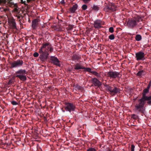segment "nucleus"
<instances>
[{"instance_id":"obj_8","label":"nucleus","mask_w":151,"mask_h":151,"mask_svg":"<svg viewBox=\"0 0 151 151\" xmlns=\"http://www.w3.org/2000/svg\"><path fill=\"white\" fill-rule=\"evenodd\" d=\"M120 89L116 87L111 86L107 91L111 96H114L116 94L120 93Z\"/></svg>"},{"instance_id":"obj_39","label":"nucleus","mask_w":151,"mask_h":151,"mask_svg":"<svg viewBox=\"0 0 151 151\" xmlns=\"http://www.w3.org/2000/svg\"><path fill=\"white\" fill-rule=\"evenodd\" d=\"M150 86H151V83H150H150L147 86V88H145V89H147V90H149V89L150 88Z\"/></svg>"},{"instance_id":"obj_43","label":"nucleus","mask_w":151,"mask_h":151,"mask_svg":"<svg viewBox=\"0 0 151 151\" xmlns=\"http://www.w3.org/2000/svg\"><path fill=\"white\" fill-rule=\"evenodd\" d=\"M75 66H81L79 63H77L76 64V65H75Z\"/></svg>"},{"instance_id":"obj_31","label":"nucleus","mask_w":151,"mask_h":151,"mask_svg":"<svg viewBox=\"0 0 151 151\" xmlns=\"http://www.w3.org/2000/svg\"><path fill=\"white\" fill-rule=\"evenodd\" d=\"M104 10L105 12H110L109 10V9L107 5L104 8Z\"/></svg>"},{"instance_id":"obj_37","label":"nucleus","mask_w":151,"mask_h":151,"mask_svg":"<svg viewBox=\"0 0 151 151\" xmlns=\"http://www.w3.org/2000/svg\"><path fill=\"white\" fill-rule=\"evenodd\" d=\"M11 104L14 105H16L18 104V103L15 101H12L11 102Z\"/></svg>"},{"instance_id":"obj_25","label":"nucleus","mask_w":151,"mask_h":151,"mask_svg":"<svg viewBox=\"0 0 151 151\" xmlns=\"http://www.w3.org/2000/svg\"><path fill=\"white\" fill-rule=\"evenodd\" d=\"M144 26V24H143L142 23H140L138 24L137 25V27L138 28H139L140 29H142V27Z\"/></svg>"},{"instance_id":"obj_17","label":"nucleus","mask_w":151,"mask_h":151,"mask_svg":"<svg viewBox=\"0 0 151 151\" xmlns=\"http://www.w3.org/2000/svg\"><path fill=\"white\" fill-rule=\"evenodd\" d=\"M91 73L96 76L98 78H99L101 77L100 73H99L96 71H92V72H91Z\"/></svg>"},{"instance_id":"obj_41","label":"nucleus","mask_w":151,"mask_h":151,"mask_svg":"<svg viewBox=\"0 0 151 151\" xmlns=\"http://www.w3.org/2000/svg\"><path fill=\"white\" fill-rule=\"evenodd\" d=\"M60 3L63 5L65 4V2L64 1V0H62L60 2Z\"/></svg>"},{"instance_id":"obj_49","label":"nucleus","mask_w":151,"mask_h":151,"mask_svg":"<svg viewBox=\"0 0 151 151\" xmlns=\"http://www.w3.org/2000/svg\"><path fill=\"white\" fill-rule=\"evenodd\" d=\"M12 0H10V1H12Z\"/></svg>"},{"instance_id":"obj_16","label":"nucleus","mask_w":151,"mask_h":151,"mask_svg":"<svg viewBox=\"0 0 151 151\" xmlns=\"http://www.w3.org/2000/svg\"><path fill=\"white\" fill-rule=\"evenodd\" d=\"M38 20L37 19H35L33 20L32 22V27L33 28H35V27L37 25Z\"/></svg>"},{"instance_id":"obj_19","label":"nucleus","mask_w":151,"mask_h":151,"mask_svg":"<svg viewBox=\"0 0 151 151\" xmlns=\"http://www.w3.org/2000/svg\"><path fill=\"white\" fill-rule=\"evenodd\" d=\"M80 57L77 55H73L72 56V60L73 61L78 60L79 59Z\"/></svg>"},{"instance_id":"obj_20","label":"nucleus","mask_w":151,"mask_h":151,"mask_svg":"<svg viewBox=\"0 0 151 151\" xmlns=\"http://www.w3.org/2000/svg\"><path fill=\"white\" fill-rule=\"evenodd\" d=\"M92 8L93 9L94 11H98L100 7L99 6L97 5H93L92 7Z\"/></svg>"},{"instance_id":"obj_23","label":"nucleus","mask_w":151,"mask_h":151,"mask_svg":"<svg viewBox=\"0 0 151 151\" xmlns=\"http://www.w3.org/2000/svg\"><path fill=\"white\" fill-rule=\"evenodd\" d=\"M83 69L85 71H87L91 73V72H92V71H91V69L90 68H86L83 67Z\"/></svg>"},{"instance_id":"obj_34","label":"nucleus","mask_w":151,"mask_h":151,"mask_svg":"<svg viewBox=\"0 0 151 151\" xmlns=\"http://www.w3.org/2000/svg\"><path fill=\"white\" fill-rule=\"evenodd\" d=\"M13 79H10L8 83V85H10L13 83Z\"/></svg>"},{"instance_id":"obj_27","label":"nucleus","mask_w":151,"mask_h":151,"mask_svg":"<svg viewBox=\"0 0 151 151\" xmlns=\"http://www.w3.org/2000/svg\"><path fill=\"white\" fill-rule=\"evenodd\" d=\"M87 151H96V150L94 148L88 147L86 150Z\"/></svg>"},{"instance_id":"obj_18","label":"nucleus","mask_w":151,"mask_h":151,"mask_svg":"<svg viewBox=\"0 0 151 151\" xmlns=\"http://www.w3.org/2000/svg\"><path fill=\"white\" fill-rule=\"evenodd\" d=\"M11 26L12 29H17V27L16 26V23L15 21H12L11 22Z\"/></svg>"},{"instance_id":"obj_38","label":"nucleus","mask_w":151,"mask_h":151,"mask_svg":"<svg viewBox=\"0 0 151 151\" xmlns=\"http://www.w3.org/2000/svg\"><path fill=\"white\" fill-rule=\"evenodd\" d=\"M134 148L135 146L133 144L132 145L131 147V151H134Z\"/></svg>"},{"instance_id":"obj_14","label":"nucleus","mask_w":151,"mask_h":151,"mask_svg":"<svg viewBox=\"0 0 151 151\" xmlns=\"http://www.w3.org/2000/svg\"><path fill=\"white\" fill-rule=\"evenodd\" d=\"M78 5L77 4H76L73 5L69 9L70 13H74L76 11L77 9Z\"/></svg>"},{"instance_id":"obj_29","label":"nucleus","mask_w":151,"mask_h":151,"mask_svg":"<svg viewBox=\"0 0 151 151\" xmlns=\"http://www.w3.org/2000/svg\"><path fill=\"white\" fill-rule=\"evenodd\" d=\"M109 38L111 40H113L114 39V35L113 34H111L109 36Z\"/></svg>"},{"instance_id":"obj_9","label":"nucleus","mask_w":151,"mask_h":151,"mask_svg":"<svg viewBox=\"0 0 151 151\" xmlns=\"http://www.w3.org/2000/svg\"><path fill=\"white\" fill-rule=\"evenodd\" d=\"M145 55L144 52L139 51L135 53V58L137 61H143L145 59Z\"/></svg>"},{"instance_id":"obj_32","label":"nucleus","mask_w":151,"mask_h":151,"mask_svg":"<svg viewBox=\"0 0 151 151\" xmlns=\"http://www.w3.org/2000/svg\"><path fill=\"white\" fill-rule=\"evenodd\" d=\"M81 8L83 10H86L87 8V6L86 4L83 5Z\"/></svg>"},{"instance_id":"obj_13","label":"nucleus","mask_w":151,"mask_h":151,"mask_svg":"<svg viewBox=\"0 0 151 151\" xmlns=\"http://www.w3.org/2000/svg\"><path fill=\"white\" fill-rule=\"evenodd\" d=\"M149 90L146 89H144L143 90L142 93V97L140 99H139L137 100V102H139L141 101H142L143 99H145V98H149L148 97L149 96H146V94L148 93L149 92Z\"/></svg>"},{"instance_id":"obj_6","label":"nucleus","mask_w":151,"mask_h":151,"mask_svg":"<svg viewBox=\"0 0 151 151\" xmlns=\"http://www.w3.org/2000/svg\"><path fill=\"white\" fill-rule=\"evenodd\" d=\"M9 63L10 65V68L12 69L22 66L23 65V62L22 60L18 59L12 62H9Z\"/></svg>"},{"instance_id":"obj_15","label":"nucleus","mask_w":151,"mask_h":151,"mask_svg":"<svg viewBox=\"0 0 151 151\" xmlns=\"http://www.w3.org/2000/svg\"><path fill=\"white\" fill-rule=\"evenodd\" d=\"M109 9L110 12H111L114 11L116 10V6L114 4H111V5H107Z\"/></svg>"},{"instance_id":"obj_46","label":"nucleus","mask_w":151,"mask_h":151,"mask_svg":"<svg viewBox=\"0 0 151 151\" xmlns=\"http://www.w3.org/2000/svg\"><path fill=\"white\" fill-rule=\"evenodd\" d=\"M27 2H28V3H29V2H30V0H27Z\"/></svg>"},{"instance_id":"obj_42","label":"nucleus","mask_w":151,"mask_h":151,"mask_svg":"<svg viewBox=\"0 0 151 151\" xmlns=\"http://www.w3.org/2000/svg\"><path fill=\"white\" fill-rule=\"evenodd\" d=\"M69 27H70V29H72L73 28V26H72V25H69Z\"/></svg>"},{"instance_id":"obj_48","label":"nucleus","mask_w":151,"mask_h":151,"mask_svg":"<svg viewBox=\"0 0 151 151\" xmlns=\"http://www.w3.org/2000/svg\"><path fill=\"white\" fill-rule=\"evenodd\" d=\"M63 111L64 112H65V111Z\"/></svg>"},{"instance_id":"obj_5","label":"nucleus","mask_w":151,"mask_h":151,"mask_svg":"<svg viewBox=\"0 0 151 151\" xmlns=\"http://www.w3.org/2000/svg\"><path fill=\"white\" fill-rule=\"evenodd\" d=\"M106 76L107 77L110 78L111 79H114L117 78L119 80L122 76V75L118 72L110 71L107 73Z\"/></svg>"},{"instance_id":"obj_7","label":"nucleus","mask_w":151,"mask_h":151,"mask_svg":"<svg viewBox=\"0 0 151 151\" xmlns=\"http://www.w3.org/2000/svg\"><path fill=\"white\" fill-rule=\"evenodd\" d=\"M65 105V109L66 111L69 112L75 111L76 106L74 104L72 103L66 102Z\"/></svg>"},{"instance_id":"obj_33","label":"nucleus","mask_w":151,"mask_h":151,"mask_svg":"<svg viewBox=\"0 0 151 151\" xmlns=\"http://www.w3.org/2000/svg\"><path fill=\"white\" fill-rule=\"evenodd\" d=\"M109 31L111 33H113L114 31L113 28L112 27H110L109 29Z\"/></svg>"},{"instance_id":"obj_44","label":"nucleus","mask_w":151,"mask_h":151,"mask_svg":"<svg viewBox=\"0 0 151 151\" xmlns=\"http://www.w3.org/2000/svg\"><path fill=\"white\" fill-rule=\"evenodd\" d=\"M17 18L18 19H20V17H21L20 16H19V15L17 16Z\"/></svg>"},{"instance_id":"obj_40","label":"nucleus","mask_w":151,"mask_h":151,"mask_svg":"<svg viewBox=\"0 0 151 151\" xmlns=\"http://www.w3.org/2000/svg\"><path fill=\"white\" fill-rule=\"evenodd\" d=\"M91 0H83V1L85 3H88L89 1H90Z\"/></svg>"},{"instance_id":"obj_10","label":"nucleus","mask_w":151,"mask_h":151,"mask_svg":"<svg viewBox=\"0 0 151 151\" xmlns=\"http://www.w3.org/2000/svg\"><path fill=\"white\" fill-rule=\"evenodd\" d=\"M50 60H51L50 62L53 63L54 65L58 66H60V61L58 58L55 56H51L50 57Z\"/></svg>"},{"instance_id":"obj_45","label":"nucleus","mask_w":151,"mask_h":151,"mask_svg":"<svg viewBox=\"0 0 151 151\" xmlns=\"http://www.w3.org/2000/svg\"><path fill=\"white\" fill-rule=\"evenodd\" d=\"M14 10H15V12H18V9H17V8H15V9H14Z\"/></svg>"},{"instance_id":"obj_1","label":"nucleus","mask_w":151,"mask_h":151,"mask_svg":"<svg viewBox=\"0 0 151 151\" xmlns=\"http://www.w3.org/2000/svg\"><path fill=\"white\" fill-rule=\"evenodd\" d=\"M53 49L50 43H43L42 44L39 51L40 54L39 58L42 63L47 61L49 55V51L52 52L53 51Z\"/></svg>"},{"instance_id":"obj_35","label":"nucleus","mask_w":151,"mask_h":151,"mask_svg":"<svg viewBox=\"0 0 151 151\" xmlns=\"http://www.w3.org/2000/svg\"><path fill=\"white\" fill-rule=\"evenodd\" d=\"M104 86L106 88L107 91L110 88L111 86H109V85H107L106 84H104Z\"/></svg>"},{"instance_id":"obj_30","label":"nucleus","mask_w":151,"mask_h":151,"mask_svg":"<svg viewBox=\"0 0 151 151\" xmlns=\"http://www.w3.org/2000/svg\"><path fill=\"white\" fill-rule=\"evenodd\" d=\"M10 1L9 2V4L11 6H17V5L16 4H15L14 2L11 1Z\"/></svg>"},{"instance_id":"obj_11","label":"nucleus","mask_w":151,"mask_h":151,"mask_svg":"<svg viewBox=\"0 0 151 151\" xmlns=\"http://www.w3.org/2000/svg\"><path fill=\"white\" fill-rule=\"evenodd\" d=\"M91 82L95 87H99L102 85V82L96 78H92Z\"/></svg>"},{"instance_id":"obj_3","label":"nucleus","mask_w":151,"mask_h":151,"mask_svg":"<svg viewBox=\"0 0 151 151\" xmlns=\"http://www.w3.org/2000/svg\"><path fill=\"white\" fill-rule=\"evenodd\" d=\"M140 21H142V17L138 15H136L132 18L128 19L127 24V26L133 29L137 27L138 23Z\"/></svg>"},{"instance_id":"obj_2","label":"nucleus","mask_w":151,"mask_h":151,"mask_svg":"<svg viewBox=\"0 0 151 151\" xmlns=\"http://www.w3.org/2000/svg\"><path fill=\"white\" fill-rule=\"evenodd\" d=\"M148 97L149 98H146L143 99L142 101L141 100L136 102L134 106L135 112L143 114L145 110L144 105L146 101H147L146 102L147 104L151 106V96H149Z\"/></svg>"},{"instance_id":"obj_28","label":"nucleus","mask_w":151,"mask_h":151,"mask_svg":"<svg viewBox=\"0 0 151 151\" xmlns=\"http://www.w3.org/2000/svg\"><path fill=\"white\" fill-rule=\"evenodd\" d=\"M144 72V70L139 71L137 73V76H141L142 75V73Z\"/></svg>"},{"instance_id":"obj_36","label":"nucleus","mask_w":151,"mask_h":151,"mask_svg":"<svg viewBox=\"0 0 151 151\" xmlns=\"http://www.w3.org/2000/svg\"><path fill=\"white\" fill-rule=\"evenodd\" d=\"M39 55V53L37 52H35L33 54V56L35 57H37Z\"/></svg>"},{"instance_id":"obj_12","label":"nucleus","mask_w":151,"mask_h":151,"mask_svg":"<svg viewBox=\"0 0 151 151\" xmlns=\"http://www.w3.org/2000/svg\"><path fill=\"white\" fill-rule=\"evenodd\" d=\"M103 22L99 19H97L94 22L93 26L94 27L97 29H99L102 27V25L103 24Z\"/></svg>"},{"instance_id":"obj_24","label":"nucleus","mask_w":151,"mask_h":151,"mask_svg":"<svg viewBox=\"0 0 151 151\" xmlns=\"http://www.w3.org/2000/svg\"><path fill=\"white\" fill-rule=\"evenodd\" d=\"M131 118L134 120H136L138 118V116L135 114H133L131 115Z\"/></svg>"},{"instance_id":"obj_47","label":"nucleus","mask_w":151,"mask_h":151,"mask_svg":"<svg viewBox=\"0 0 151 151\" xmlns=\"http://www.w3.org/2000/svg\"><path fill=\"white\" fill-rule=\"evenodd\" d=\"M12 78H13V79L14 80V79H15V77H12Z\"/></svg>"},{"instance_id":"obj_22","label":"nucleus","mask_w":151,"mask_h":151,"mask_svg":"<svg viewBox=\"0 0 151 151\" xmlns=\"http://www.w3.org/2000/svg\"><path fill=\"white\" fill-rule=\"evenodd\" d=\"M75 88L76 90H81L82 89V87L78 84H76L75 85Z\"/></svg>"},{"instance_id":"obj_21","label":"nucleus","mask_w":151,"mask_h":151,"mask_svg":"<svg viewBox=\"0 0 151 151\" xmlns=\"http://www.w3.org/2000/svg\"><path fill=\"white\" fill-rule=\"evenodd\" d=\"M142 38V36L140 35H137L135 37V40L137 41H140Z\"/></svg>"},{"instance_id":"obj_26","label":"nucleus","mask_w":151,"mask_h":151,"mask_svg":"<svg viewBox=\"0 0 151 151\" xmlns=\"http://www.w3.org/2000/svg\"><path fill=\"white\" fill-rule=\"evenodd\" d=\"M83 66H75L74 68V69L78 70L80 69H83Z\"/></svg>"},{"instance_id":"obj_4","label":"nucleus","mask_w":151,"mask_h":151,"mask_svg":"<svg viewBox=\"0 0 151 151\" xmlns=\"http://www.w3.org/2000/svg\"><path fill=\"white\" fill-rule=\"evenodd\" d=\"M27 72L25 69H20L15 72V75L16 76L19 78L21 80L23 81H25L27 80V77L26 74Z\"/></svg>"}]
</instances>
